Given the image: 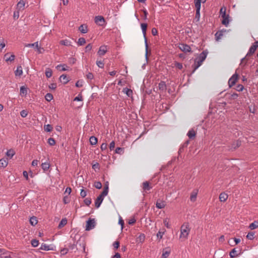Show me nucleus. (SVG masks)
I'll list each match as a JSON object with an SVG mask.
<instances>
[{"label": "nucleus", "instance_id": "obj_47", "mask_svg": "<svg viewBox=\"0 0 258 258\" xmlns=\"http://www.w3.org/2000/svg\"><path fill=\"white\" fill-rule=\"evenodd\" d=\"M38 42H36L34 43H28V44H25V47H35L36 48V47H38Z\"/></svg>", "mask_w": 258, "mask_h": 258}, {"label": "nucleus", "instance_id": "obj_61", "mask_svg": "<svg viewBox=\"0 0 258 258\" xmlns=\"http://www.w3.org/2000/svg\"><path fill=\"white\" fill-rule=\"evenodd\" d=\"M84 203L87 206H89L91 204V199L90 198H86L84 200Z\"/></svg>", "mask_w": 258, "mask_h": 258}, {"label": "nucleus", "instance_id": "obj_45", "mask_svg": "<svg viewBox=\"0 0 258 258\" xmlns=\"http://www.w3.org/2000/svg\"><path fill=\"white\" fill-rule=\"evenodd\" d=\"M163 223L167 228L169 229L171 228V226L169 223V219L168 218H165L163 219Z\"/></svg>", "mask_w": 258, "mask_h": 258}, {"label": "nucleus", "instance_id": "obj_33", "mask_svg": "<svg viewBox=\"0 0 258 258\" xmlns=\"http://www.w3.org/2000/svg\"><path fill=\"white\" fill-rule=\"evenodd\" d=\"M257 227H258V221H254L253 222L251 223L249 226V228L251 230H253L256 228Z\"/></svg>", "mask_w": 258, "mask_h": 258}, {"label": "nucleus", "instance_id": "obj_56", "mask_svg": "<svg viewBox=\"0 0 258 258\" xmlns=\"http://www.w3.org/2000/svg\"><path fill=\"white\" fill-rule=\"evenodd\" d=\"M83 80H79L76 83L75 86L77 87H81L83 86Z\"/></svg>", "mask_w": 258, "mask_h": 258}, {"label": "nucleus", "instance_id": "obj_6", "mask_svg": "<svg viewBox=\"0 0 258 258\" xmlns=\"http://www.w3.org/2000/svg\"><path fill=\"white\" fill-rule=\"evenodd\" d=\"M95 22L98 25L102 26L105 22L103 17L101 16H96L95 18Z\"/></svg>", "mask_w": 258, "mask_h": 258}, {"label": "nucleus", "instance_id": "obj_60", "mask_svg": "<svg viewBox=\"0 0 258 258\" xmlns=\"http://www.w3.org/2000/svg\"><path fill=\"white\" fill-rule=\"evenodd\" d=\"M78 243H79V241H77V243L76 244H71L69 245V248L72 250H73L75 249H78V248L77 247V244Z\"/></svg>", "mask_w": 258, "mask_h": 258}, {"label": "nucleus", "instance_id": "obj_44", "mask_svg": "<svg viewBox=\"0 0 258 258\" xmlns=\"http://www.w3.org/2000/svg\"><path fill=\"white\" fill-rule=\"evenodd\" d=\"M226 8L225 7H223L221 8L220 11V15L222 17H224L226 15Z\"/></svg>", "mask_w": 258, "mask_h": 258}, {"label": "nucleus", "instance_id": "obj_30", "mask_svg": "<svg viewBox=\"0 0 258 258\" xmlns=\"http://www.w3.org/2000/svg\"><path fill=\"white\" fill-rule=\"evenodd\" d=\"M256 49V48L255 47V46L252 45L250 46V47L249 49V51L246 54V56L251 55L253 54L254 53Z\"/></svg>", "mask_w": 258, "mask_h": 258}, {"label": "nucleus", "instance_id": "obj_38", "mask_svg": "<svg viewBox=\"0 0 258 258\" xmlns=\"http://www.w3.org/2000/svg\"><path fill=\"white\" fill-rule=\"evenodd\" d=\"M67 67H66V65L64 64H58L56 66V68L57 69H60V70L62 71H67L68 70V69H67Z\"/></svg>", "mask_w": 258, "mask_h": 258}, {"label": "nucleus", "instance_id": "obj_59", "mask_svg": "<svg viewBox=\"0 0 258 258\" xmlns=\"http://www.w3.org/2000/svg\"><path fill=\"white\" fill-rule=\"evenodd\" d=\"M174 65L175 67H176L179 70H181L183 68L182 64L180 62H175Z\"/></svg>", "mask_w": 258, "mask_h": 258}, {"label": "nucleus", "instance_id": "obj_62", "mask_svg": "<svg viewBox=\"0 0 258 258\" xmlns=\"http://www.w3.org/2000/svg\"><path fill=\"white\" fill-rule=\"evenodd\" d=\"M74 101H82V96L81 94H79L77 97H76L74 99Z\"/></svg>", "mask_w": 258, "mask_h": 258}, {"label": "nucleus", "instance_id": "obj_10", "mask_svg": "<svg viewBox=\"0 0 258 258\" xmlns=\"http://www.w3.org/2000/svg\"><path fill=\"white\" fill-rule=\"evenodd\" d=\"M180 49L184 52H190L191 51V48L190 47L186 44H180L179 46Z\"/></svg>", "mask_w": 258, "mask_h": 258}, {"label": "nucleus", "instance_id": "obj_24", "mask_svg": "<svg viewBox=\"0 0 258 258\" xmlns=\"http://www.w3.org/2000/svg\"><path fill=\"white\" fill-rule=\"evenodd\" d=\"M158 87L160 90L165 91L166 89V85L164 82L161 81L158 84Z\"/></svg>", "mask_w": 258, "mask_h": 258}, {"label": "nucleus", "instance_id": "obj_2", "mask_svg": "<svg viewBox=\"0 0 258 258\" xmlns=\"http://www.w3.org/2000/svg\"><path fill=\"white\" fill-rule=\"evenodd\" d=\"M190 229L188 223H185L182 225L180 228V238L184 240L186 239L189 234Z\"/></svg>", "mask_w": 258, "mask_h": 258}, {"label": "nucleus", "instance_id": "obj_17", "mask_svg": "<svg viewBox=\"0 0 258 258\" xmlns=\"http://www.w3.org/2000/svg\"><path fill=\"white\" fill-rule=\"evenodd\" d=\"M59 80L60 82H62L64 84H66L69 81L68 77L66 75L64 74H63L60 76Z\"/></svg>", "mask_w": 258, "mask_h": 258}, {"label": "nucleus", "instance_id": "obj_23", "mask_svg": "<svg viewBox=\"0 0 258 258\" xmlns=\"http://www.w3.org/2000/svg\"><path fill=\"white\" fill-rule=\"evenodd\" d=\"M23 74L22 68L21 66H18L17 70L15 72V74L16 76H21Z\"/></svg>", "mask_w": 258, "mask_h": 258}, {"label": "nucleus", "instance_id": "obj_13", "mask_svg": "<svg viewBox=\"0 0 258 258\" xmlns=\"http://www.w3.org/2000/svg\"><path fill=\"white\" fill-rule=\"evenodd\" d=\"M198 193V189H195L193 190V191L191 193L190 197V200L191 202H194L196 201Z\"/></svg>", "mask_w": 258, "mask_h": 258}, {"label": "nucleus", "instance_id": "obj_46", "mask_svg": "<svg viewBox=\"0 0 258 258\" xmlns=\"http://www.w3.org/2000/svg\"><path fill=\"white\" fill-rule=\"evenodd\" d=\"M44 130L47 132L52 131L53 127L50 124L45 125L44 126Z\"/></svg>", "mask_w": 258, "mask_h": 258}, {"label": "nucleus", "instance_id": "obj_32", "mask_svg": "<svg viewBox=\"0 0 258 258\" xmlns=\"http://www.w3.org/2000/svg\"><path fill=\"white\" fill-rule=\"evenodd\" d=\"M123 92L125 93L128 97L131 96L133 94V91L131 89L127 88H125L123 89Z\"/></svg>", "mask_w": 258, "mask_h": 258}, {"label": "nucleus", "instance_id": "obj_18", "mask_svg": "<svg viewBox=\"0 0 258 258\" xmlns=\"http://www.w3.org/2000/svg\"><path fill=\"white\" fill-rule=\"evenodd\" d=\"M8 164V160L7 158H3L0 159V167L5 168Z\"/></svg>", "mask_w": 258, "mask_h": 258}, {"label": "nucleus", "instance_id": "obj_20", "mask_svg": "<svg viewBox=\"0 0 258 258\" xmlns=\"http://www.w3.org/2000/svg\"><path fill=\"white\" fill-rule=\"evenodd\" d=\"M228 198V195L225 192H222L219 195V200L221 202H225Z\"/></svg>", "mask_w": 258, "mask_h": 258}, {"label": "nucleus", "instance_id": "obj_52", "mask_svg": "<svg viewBox=\"0 0 258 258\" xmlns=\"http://www.w3.org/2000/svg\"><path fill=\"white\" fill-rule=\"evenodd\" d=\"M96 64L97 66L100 68H103L104 66V63L103 61L101 60H97L96 61Z\"/></svg>", "mask_w": 258, "mask_h": 258}, {"label": "nucleus", "instance_id": "obj_21", "mask_svg": "<svg viewBox=\"0 0 258 258\" xmlns=\"http://www.w3.org/2000/svg\"><path fill=\"white\" fill-rule=\"evenodd\" d=\"M196 132L194 129L190 130L187 133V136L190 139H194L196 136Z\"/></svg>", "mask_w": 258, "mask_h": 258}, {"label": "nucleus", "instance_id": "obj_55", "mask_svg": "<svg viewBox=\"0 0 258 258\" xmlns=\"http://www.w3.org/2000/svg\"><path fill=\"white\" fill-rule=\"evenodd\" d=\"M20 115L22 117H26L28 115V112L26 110H23L20 112Z\"/></svg>", "mask_w": 258, "mask_h": 258}, {"label": "nucleus", "instance_id": "obj_57", "mask_svg": "<svg viewBox=\"0 0 258 258\" xmlns=\"http://www.w3.org/2000/svg\"><path fill=\"white\" fill-rule=\"evenodd\" d=\"M243 89L244 87L242 85L238 84V85L236 86V90L237 91H242L243 90Z\"/></svg>", "mask_w": 258, "mask_h": 258}, {"label": "nucleus", "instance_id": "obj_4", "mask_svg": "<svg viewBox=\"0 0 258 258\" xmlns=\"http://www.w3.org/2000/svg\"><path fill=\"white\" fill-rule=\"evenodd\" d=\"M96 226V222L94 219H89L86 222V231H89L95 228Z\"/></svg>", "mask_w": 258, "mask_h": 258}, {"label": "nucleus", "instance_id": "obj_49", "mask_svg": "<svg viewBox=\"0 0 258 258\" xmlns=\"http://www.w3.org/2000/svg\"><path fill=\"white\" fill-rule=\"evenodd\" d=\"M47 143L50 146H53L55 144V141L53 138H50L48 139Z\"/></svg>", "mask_w": 258, "mask_h": 258}, {"label": "nucleus", "instance_id": "obj_27", "mask_svg": "<svg viewBox=\"0 0 258 258\" xmlns=\"http://www.w3.org/2000/svg\"><path fill=\"white\" fill-rule=\"evenodd\" d=\"M165 232L166 230L165 229L160 230L157 233V238H159L160 239H162L163 237V235L165 234Z\"/></svg>", "mask_w": 258, "mask_h": 258}, {"label": "nucleus", "instance_id": "obj_5", "mask_svg": "<svg viewBox=\"0 0 258 258\" xmlns=\"http://www.w3.org/2000/svg\"><path fill=\"white\" fill-rule=\"evenodd\" d=\"M238 75L235 73L233 74L228 81V85L230 88L234 85L237 80Z\"/></svg>", "mask_w": 258, "mask_h": 258}, {"label": "nucleus", "instance_id": "obj_42", "mask_svg": "<svg viewBox=\"0 0 258 258\" xmlns=\"http://www.w3.org/2000/svg\"><path fill=\"white\" fill-rule=\"evenodd\" d=\"M78 45L79 46H82L86 43V40L84 38L81 37L78 39Z\"/></svg>", "mask_w": 258, "mask_h": 258}, {"label": "nucleus", "instance_id": "obj_8", "mask_svg": "<svg viewBox=\"0 0 258 258\" xmlns=\"http://www.w3.org/2000/svg\"><path fill=\"white\" fill-rule=\"evenodd\" d=\"M26 2L24 0H20L16 5V10L23 11L24 9Z\"/></svg>", "mask_w": 258, "mask_h": 258}, {"label": "nucleus", "instance_id": "obj_7", "mask_svg": "<svg viewBox=\"0 0 258 258\" xmlns=\"http://www.w3.org/2000/svg\"><path fill=\"white\" fill-rule=\"evenodd\" d=\"M195 5L196 9V18L199 20L200 18V9L201 4H200V2H198L195 3Z\"/></svg>", "mask_w": 258, "mask_h": 258}, {"label": "nucleus", "instance_id": "obj_40", "mask_svg": "<svg viewBox=\"0 0 258 258\" xmlns=\"http://www.w3.org/2000/svg\"><path fill=\"white\" fill-rule=\"evenodd\" d=\"M15 151L12 149L9 150L6 153L7 156L10 157V158H12L15 155Z\"/></svg>", "mask_w": 258, "mask_h": 258}, {"label": "nucleus", "instance_id": "obj_11", "mask_svg": "<svg viewBox=\"0 0 258 258\" xmlns=\"http://www.w3.org/2000/svg\"><path fill=\"white\" fill-rule=\"evenodd\" d=\"M15 58V55L14 54H12L10 55V53H7L4 55V59L6 61L8 62H12L14 60Z\"/></svg>", "mask_w": 258, "mask_h": 258}, {"label": "nucleus", "instance_id": "obj_53", "mask_svg": "<svg viewBox=\"0 0 258 258\" xmlns=\"http://www.w3.org/2000/svg\"><path fill=\"white\" fill-rule=\"evenodd\" d=\"M254 232H249L247 234L246 237L247 239H248L249 240H252L254 238Z\"/></svg>", "mask_w": 258, "mask_h": 258}, {"label": "nucleus", "instance_id": "obj_9", "mask_svg": "<svg viewBox=\"0 0 258 258\" xmlns=\"http://www.w3.org/2000/svg\"><path fill=\"white\" fill-rule=\"evenodd\" d=\"M107 51V46L106 45L101 46L98 51V54L100 56L104 55Z\"/></svg>", "mask_w": 258, "mask_h": 258}, {"label": "nucleus", "instance_id": "obj_14", "mask_svg": "<svg viewBox=\"0 0 258 258\" xmlns=\"http://www.w3.org/2000/svg\"><path fill=\"white\" fill-rule=\"evenodd\" d=\"M145 239V235L143 233H141L137 238L136 241L137 243H142Z\"/></svg>", "mask_w": 258, "mask_h": 258}, {"label": "nucleus", "instance_id": "obj_29", "mask_svg": "<svg viewBox=\"0 0 258 258\" xmlns=\"http://www.w3.org/2000/svg\"><path fill=\"white\" fill-rule=\"evenodd\" d=\"M238 251L236 250L235 248H233L229 253V255L231 258H234L238 256Z\"/></svg>", "mask_w": 258, "mask_h": 258}, {"label": "nucleus", "instance_id": "obj_31", "mask_svg": "<svg viewBox=\"0 0 258 258\" xmlns=\"http://www.w3.org/2000/svg\"><path fill=\"white\" fill-rule=\"evenodd\" d=\"M67 219L66 218L62 219L60 221V222H59V225L58 226V228L59 229L61 228L64 226H65L67 224Z\"/></svg>", "mask_w": 258, "mask_h": 258}, {"label": "nucleus", "instance_id": "obj_1", "mask_svg": "<svg viewBox=\"0 0 258 258\" xmlns=\"http://www.w3.org/2000/svg\"><path fill=\"white\" fill-rule=\"evenodd\" d=\"M108 193V185L106 184L104 187L103 191L97 198L95 202V205L96 208H98L102 203L104 198L107 195Z\"/></svg>", "mask_w": 258, "mask_h": 258}, {"label": "nucleus", "instance_id": "obj_48", "mask_svg": "<svg viewBox=\"0 0 258 258\" xmlns=\"http://www.w3.org/2000/svg\"><path fill=\"white\" fill-rule=\"evenodd\" d=\"M20 93L24 95H26L27 94V89L24 86H22L20 88Z\"/></svg>", "mask_w": 258, "mask_h": 258}, {"label": "nucleus", "instance_id": "obj_12", "mask_svg": "<svg viewBox=\"0 0 258 258\" xmlns=\"http://www.w3.org/2000/svg\"><path fill=\"white\" fill-rule=\"evenodd\" d=\"M208 54V52L206 51H203L202 53H201L197 59H199L201 61V62H203L207 57Z\"/></svg>", "mask_w": 258, "mask_h": 258}, {"label": "nucleus", "instance_id": "obj_26", "mask_svg": "<svg viewBox=\"0 0 258 258\" xmlns=\"http://www.w3.org/2000/svg\"><path fill=\"white\" fill-rule=\"evenodd\" d=\"M59 43L61 45L67 46L72 45V42L68 39L62 40L60 41Z\"/></svg>", "mask_w": 258, "mask_h": 258}, {"label": "nucleus", "instance_id": "obj_54", "mask_svg": "<svg viewBox=\"0 0 258 258\" xmlns=\"http://www.w3.org/2000/svg\"><path fill=\"white\" fill-rule=\"evenodd\" d=\"M94 186L97 189H100L102 187V184L100 181H96L94 183Z\"/></svg>", "mask_w": 258, "mask_h": 258}, {"label": "nucleus", "instance_id": "obj_64", "mask_svg": "<svg viewBox=\"0 0 258 258\" xmlns=\"http://www.w3.org/2000/svg\"><path fill=\"white\" fill-rule=\"evenodd\" d=\"M92 46L91 44H88L85 47V51L88 52L92 49Z\"/></svg>", "mask_w": 258, "mask_h": 258}, {"label": "nucleus", "instance_id": "obj_34", "mask_svg": "<svg viewBox=\"0 0 258 258\" xmlns=\"http://www.w3.org/2000/svg\"><path fill=\"white\" fill-rule=\"evenodd\" d=\"M49 166L50 165L48 162L42 163L41 164V167L44 171H47L49 169Z\"/></svg>", "mask_w": 258, "mask_h": 258}, {"label": "nucleus", "instance_id": "obj_50", "mask_svg": "<svg viewBox=\"0 0 258 258\" xmlns=\"http://www.w3.org/2000/svg\"><path fill=\"white\" fill-rule=\"evenodd\" d=\"M20 11H18V10H16V11H15L14 12L13 18L15 20H17L19 18V12H20Z\"/></svg>", "mask_w": 258, "mask_h": 258}, {"label": "nucleus", "instance_id": "obj_36", "mask_svg": "<svg viewBox=\"0 0 258 258\" xmlns=\"http://www.w3.org/2000/svg\"><path fill=\"white\" fill-rule=\"evenodd\" d=\"M170 253V250H163V253L161 255V258H167L169 256V254Z\"/></svg>", "mask_w": 258, "mask_h": 258}, {"label": "nucleus", "instance_id": "obj_19", "mask_svg": "<svg viewBox=\"0 0 258 258\" xmlns=\"http://www.w3.org/2000/svg\"><path fill=\"white\" fill-rule=\"evenodd\" d=\"M79 30L82 33H87L88 32L87 26L84 24L81 25L79 27Z\"/></svg>", "mask_w": 258, "mask_h": 258}, {"label": "nucleus", "instance_id": "obj_63", "mask_svg": "<svg viewBox=\"0 0 258 258\" xmlns=\"http://www.w3.org/2000/svg\"><path fill=\"white\" fill-rule=\"evenodd\" d=\"M80 196L82 198H85L87 196V192L83 189H82L80 192Z\"/></svg>", "mask_w": 258, "mask_h": 258}, {"label": "nucleus", "instance_id": "obj_16", "mask_svg": "<svg viewBox=\"0 0 258 258\" xmlns=\"http://www.w3.org/2000/svg\"><path fill=\"white\" fill-rule=\"evenodd\" d=\"M202 63H203V62H201V61L200 60L196 59L195 60V63L192 66V67L194 68L192 73H194L195 72V71L196 70H197L198 69V68L200 67L202 65Z\"/></svg>", "mask_w": 258, "mask_h": 258}, {"label": "nucleus", "instance_id": "obj_39", "mask_svg": "<svg viewBox=\"0 0 258 258\" xmlns=\"http://www.w3.org/2000/svg\"><path fill=\"white\" fill-rule=\"evenodd\" d=\"M90 143L92 145H95L97 143V139L94 136L90 138Z\"/></svg>", "mask_w": 258, "mask_h": 258}, {"label": "nucleus", "instance_id": "obj_35", "mask_svg": "<svg viewBox=\"0 0 258 258\" xmlns=\"http://www.w3.org/2000/svg\"><path fill=\"white\" fill-rule=\"evenodd\" d=\"M29 221L32 226H35L38 222L36 217L34 216L30 218Z\"/></svg>", "mask_w": 258, "mask_h": 258}, {"label": "nucleus", "instance_id": "obj_58", "mask_svg": "<svg viewBox=\"0 0 258 258\" xmlns=\"http://www.w3.org/2000/svg\"><path fill=\"white\" fill-rule=\"evenodd\" d=\"M123 152V149L120 147H117L115 149V153L117 154H121Z\"/></svg>", "mask_w": 258, "mask_h": 258}, {"label": "nucleus", "instance_id": "obj_37", "mask_svg": "<svg viewBox=\"0 0 258 258\" xmlns=\"http://www.w3.org/2000/svg\"><path fill=\"white\" fill-rule=\"evenodd\" d=\"M45 73L46 77L49 78L52 76V72L50 68H46Z\"/></svg>", "mask_w": 258, "mask_h": 258}, {"label": "nucleus", "instance_id": "obj_25", "mask_svg": "<svg viewBox=\"0 0 258 258\" xmlns=\"http://www.w3.org/2000/svg\"><path fill=\"white\" fill-rule=\"evenodd\" d=\"M241 145V142L239 140H237L233 143L231 146V149H236Z\"/></svg>", "mask_w": 258, "mask_h": 258}, {"label": "nucleus", "instance_id": "obj_41", "mask_svg": "<svg viewBox=\"0 0 258 258\" xmlns=\"http://www.w3.org/2000/svg\"><path fill=\"white\" fill-rule=\"evenodd\" d=\"M40 249L45 251H48L51 249L49 248V245L45 243H42V245H41Z\"/></svg>", "mask_w": 258, "mask_h": 258}, {"label": "nucleus", "instance_id": "obj_3", "mask_svg": "<svg viewBox=\"0 0 258 258\" xmlns=\"http://www.w3.org/2000/svg\"><path fill=\"white\" fill-rule=\"evenodd\" d=\"M141 27L142 30V32L144 35V37L145 39V46H146V57L147 58V53H148V43H147V39L146 37V30L147 28V24L146 23H141Z\"/></svg>", "mask_w": 258, "mask_h": 258}, {"label": "nucleus", "instance_id": "obj_15", "mask_svg": "<svg viewBox=\"0 0 258 258\" xmlns=\"http://www.w3.org/2000/svg\"><path fill=\"white\" fill-rule=\"evenodd\" d=\"M166 206V204L165 202L161 200H157L156 204V207L158 209H163Z\"/></svg>", "mask_w": 258, "mask_h": 258}, {"label": "nucleus", "instance_id": "obj_22", "mask_svg": "<svg viewBox=\"0 0 258 258\" xmlns=\"http://www.w3.org/2000/svg\"><path fill=\"white\" fill-rule=\"evenodd\" d=\"M223 20L222 21V23L225 26H227L229 24V15H226L225 17H222Z\"/></svg>", "mask_w": 258, "mask_h": 258}, {"label": "nucleus", "instance_id": "obj_51", "mask_svg": "<svg viewBox=\"0 0 258 258\" xmlns=\"http://www.w3.org/2000/svg\"><path fill=\"white\" fill-rule=\"evenodd\" d=\"M31 244H32V246L36 247L38 245L39 241H38V240H37L35 239H32L31 241Z\"/></svg>", "mask_w": 258, "mask_h": 258}, {"label": "nucleus", "instance_id": "obj_28", "mask_svg": "<svg viewBox=\"0 0 258 258\" xmlns=\"http://www.w3.org/2000/svg\"><path fill=\"white\" fill-rule=\"evenodd\" d=\"M143 188L144 191H148L150 190L151 187L150 186L149 183L148 181H145L143 183Z\"/></svg>", "mask_w": 258, "mask_h": 258}, {"label": "nucleus", "instance_id": "obj_43", "mask_svg": "<svg viewBox=\"0 0 258 258\" xmlns=\"http://www.w3.org/2000/svg\"><path fill=\"white\" fill-rule=\"evenodd\" d=\"M53 98V95L51 93H48L45 96V99L48 102L52 100Z\"/></svg>", "mask_w": 258, "mask_h": 258}]
</instances>
